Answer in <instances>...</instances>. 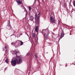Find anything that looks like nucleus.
Returning <instances> with one entry per match:
<instances>
[{
  "label": "nucleus",
  "mask_w": 75,
  "mask_h": 75,
  "mask_svg": "<svg viewBox=\"0 0 75 75\" xmlns=\"http://www.w3.org/2000/svg\"><path fill=\"white\" fill-rule=\"evenodd\" d=\"M16 2L19 4H21V1L20 0H19L18 1L17 0Z\"/></svg>",
  "instance_id": "0eeeda50"
},
{
  "label": "nucleus",
  "mask_w": 75,
  "mask_h": 75,
  "mask_svg": "<svg viewBox=\"0 0 75 75\" xmlns=\"http://www.w3.org/2000/svg\"><path fill=\"white\" fill-rule=\"evenodd\" d=\"M28 55H30V54H29V53H28Z\"/></svg>",
  "instance_id": "412c9836"
},
{
  "label": "nucleus",
  "mask_w": 75,
  "mask_h": 75,
  "mask_svg": "<svg viewBox=\"0 0 75 75\" xmlns=\"http://www.w3.org/2000/svg\"><path fill=\"white\" fill-rule=\"evenodd\" d=\"M16 62L18 64H20L22 61L21 58L19 57H18L17 59H16Z\"/></svg>",
  "instance_id": "f03ea898"
},
{
  "label": "nucleus",
  "mask_w": 75,
  "mask_h": 75,
  "mask_svg": "<svg viewBox=\"0 0 75 75\" xmlns=\"http://www.w3.org/2000/svg\"><path fill=\"white\" fill-rule=\"evenodd\" d=\"M33 19L34 18H33V16H31L30 17V20L33 21Z\"/></svg>",
  "instance_id": "6e6552de"
},
{
  "label": "nucleus",
  "mask_w": 75,
  "mask_h": 75,
  "mask_svg": "<svg viewBox=\"0 0 75 75\" xmlns=\"http://www.w3.org/2000/svg\"><path fill=\"white\" fill-rule=\"evenodd\" d=\"M38 26H37L36 28L35 31H36L37 33H38Z\"/></svg>",
  "instance_id": "423d86ee"
},
{
  "label": "nucleus",
  "mask_w": 75,
  "mask_h": 75,
  "mask_svg": "<svg viewBox=\"0 0 75 75\" xmlns=\"http://www.w3.org/2000/svg\"><path fill=\"white\" fill-rule=\"evenodd\" d=\"M9 25H10V21H9Z\"/></svg>",
  "instance_id": "aec40b11"
},
{
  "label": "nucleus",
  "mask_w": 75,
  "mask_h": 75,
  "mask_svg": "<svg viewBox=\"0 0 75 75\" xmlns=\"http://www.w3.org/2000/svg\"><path fill=\"white\" fill-rule=\"evenodd\" d=\"M35 19H37V18H38L37 15L36 14H35Z\"/></svg>",
  "instance_id": "f8f14e48"
},
{
  "label": "nucleus",
  "mask_w": 75,
  "mask_h": 75,
  "mask_svg": "<svg viewBox=\"0 0 75 75\" xmlns=\"http://www.w3.org/2000/svg\"><path fill=\"white\" fill-rule=\"evenodd\" d=\"M50 20L51 23H55V20H54V18H53L52 16L51 17Z\"/></svg>",
  "instance_id": "20e7f679"
},
{
  "label": "nucleus",
  "mask_w": 75,
  "mask_h": 75,
  "mask_svg": "<svg viewBox=\"0 0 75 75\" xmlns=\"http://www.w3.org/2000/svg\"><path fill=\"white\" fill-rule=\"evenodd\" d=\"M5 49H7V47H5Z\"/></svg>",
  "instance_id": "6ab92c4d"
},
{
  "label": "nucleus",
  "mask_w": 75,
  "mask_h": 75,
  "mask_svg": "<svg viewBox=\"0 0 75 75\" xmlns=\"http://www.w3.org/2000/svg\"><path fill=\"white\" fill-rule=\"evenodd\" d=\"M47 38H46V39H45V40H47Z\"/></svg>",
  "instance_id": "4be33fe9"
},
{
  "label": "nucleus",
  "mask_w": 75,
  "mask_h": 75,
  "mask_svg": "<svg viewBox=\"0 0 75 75\" xmlns=\"http://www.w3.org/2000/svg\"><path fill=\"white\" fill-rule=\"evenodd\" d=\"M73 4L74 6L75 7V1L74 2V3H73Z\"/></svg>",
  "instance_id": "dca6fc26"
},
{
  "label": "nucleus",
  "mask_w": 75,
  "mask_h": 75,
  "mask_svg": "<svg viewBox=\"0 0 75 75\" xmlns=\"http://www.w3.org/2000/svg\"><path fill=\"white\" fill-rule=\"evenodd\" d=\"M13 53H14V54H17V53H18V52H17V51H16V50H15V51H14L13 52Z\"/></svg>",
  "instance_id": "9d476101"
},
{
  "label": "nucleus",
  "mask_w": 75,
  "mask_h": 75,
  "mask_svg": "<svg viewBox=\"0 0 75 75\" xmlns=\"http://www.w3.org/2000/svg\"><path fill=\"white\" fill-rule=\"evenodd\" d=\"M20 42H21V45H23V42H22V41H21Z\"/></svg>",
  "instance_id": "9b49d317"
},
{
  "label": "nucleus",
  "mask_w": 75,
  "mask_h": 75,
  "mask_svg": "<svg viewBox=\"0 0 75 75\" xmlns=\"http://www.w3.org/2000/svg\"><path fill=\"white\" fill-rule=\"evenodd\" d=\"M63 37H64V33H62L61 34V38H62Z\"/></svg>",
  "instance_id": "1a4fd4ad"
},
{
  "label": "nucleus",
  "mask_w": 75,
  "mask_h": 75,
  "mask_svg": "<svg viewBox=\"0 0 75 75\" xmlns=\"http://www.w3.org/2000/svg\"><path fill=\"white\" fill-rule=\"evenodd\" d=\"M14 44V42H12V43H11V44H12V45H13V44Z\"/></svg>",
  "instance_id": "a211bd4d"
},
{
  "label": "nucleus",
  "mask_w": 75,
  "mask_h": 75,
  "mask_svg": "<svg viewBox=\"0 0 75 75\" xmlns=\"http://www.w3.org/2000/svg\"><path fill=\"white\" fill-rule=\"evenodd\" d=\"M31 7L29 6V10H30V11H31Z\"/></svg>",
  "instance_id": "f3484780"
},
{
  "label": "nucleus",
  "mask_w": 75,
  "mask_h": 75,
  "mask_svg": "<svg viewBox=\"0 0 75 75\" xmlns=\"http://www.w3.org/2000/svg\"><path fill=\"white\" fill-rule=\"evenodd\" d=\"M35 56L36 58H38V56H37V54H35Z\"/></svg>",
  "instance_id": "ddd939ff"
},
{
  "label": "nucleus",
  "mask_w": 75,
  "mask_h": 75,
  "mask_svg": "<svg viewBox=\"0 0 75 75\" xmlns=\"http://www.w3.org/2000/svg\"><path fill=\"white\" fill-rule=\"evenodd\" d=\"M17 63V62L16 59L13 60H12L11 61V65L13 66H15V65H16V63Z\"/></svg>",
  "instance_id": "7ed1b4c3"
},
{
  "label": "nucleus",
  "mask_w": 75,
  "mask_h": 75,
  "mask_svg": "<svg viewBox=\"0 0 75 75\" xmlns=\"http://www.w3.org/2000/svg\"><path fill=\"white\" fill-rule=\"evenodd\" d=\"M33 37H35V34L34 33H33Z\"/></svg>",
  "instance_id": "2eb2a0df"
},
{
  "label": "nucleus",
  "mask_w": 75,
  "mask_h": 75,
  "mask_svg": "<svg viewBox=\"0 0 75 75\" xmlns=\"http://www.w3.org/2000/svg\"><path fill=\"white\" fill-rule=\"evenodd\" d=\"M40 13L39 12L38 17V23H36V26L37 24L38 26H39V24H40Z\"/></svg>",
  "instance_id": "f257e3e1"
},
{
  "label": "nucleus",
  "mask_w": 75,
  "mask_h": 75,
  "mask_svg": "<svg viewBox=\"0 0 75 75\" xmlns=\"http://www.w3.org/2000/svg\"><path fill=\"white\" fill-rule=\"evenodd\" d=\"M6 62H8V59H6Z\"/></svg>",
  "instance_id": "4468645a"
},
{
  "label": "nucleus",
  "mask_w": 75,
  "mask_h": 75,
  "mask_svg": "<svg viewBox=\"0 0 75 75\" xmlns=\"http://www.w3.org/2000/svg\"><path fill=\"white\" fill-rule=\"evenodd\" d=\"M42 33L44 35V36L45 38H47V34L45 33V30H42Z\"/></svg>",
  "instance_id": "39448f33"
}]
</instances>
